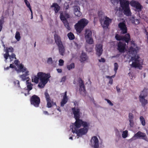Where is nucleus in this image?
I'll return each instance as SVG.
<instances>
[{
	"instance_id": "f257e3e1",
	"label": "nucleus",
	"mask_w": 148,
	"mask_h": 148,
	"mask_svg": "<svg viewBox=\"0 0 148 148\" xmlns=\"http://www.w3.org/2000/svg\"><path fill=\"white\" fill-rule=\"evenodd\" d=\"M137 46L134 45L133 47L132 46L129 49V53L132 54V56L134 55V56L132 57L130 60L132 61L131 66L132 67L136 68L140 67L141 64L143 63V61L138 55L136 56L137 50H138Z\"/></svg>"
},
{
	"instance_id": "f03ea898",
	"label": "nucleus",
	"mask_w": 148,
	"mask_h": 148,
	"mask_svg": "<svg viewBox=\"0 0 148 148\" xmlns=\"http://www.w3.org/2000/svg\"><path fill=\"white\" fill-rule=\"evenodd\" d=\"M37 76L39 78L40 83L38 84V86L41 88H43L45 84L49 80L51 76L49 73H45L42 72L38 73Z\"/></svg>"
},
{
	"instance_id": "7ed1b4c3",
	"label": "nucleus",
	"mask_w": 148,
	"mask_h": 148,
	"mask_svg": "<svg viewBox=\"0 0 148 148\" xmlns=\"http://www.w3.org/2000/svg\"><path fill=\"white\" fill-rule=\"evenodd\" d=\"M19 61L18 60H14V63L17 66V68H16V70L18 72H25V74H22L20 76V77L23 81L26 80L28 78L26 76L29 75V72L28 71H27L26 68L24 67V65L22 64H19Z\"/></svg>"
},
{
	"instance_id": "20e7f679",
	"label": "nucleus",
	"mask_w": 148,
	"mask_h": 148,
	"mask_svg": "<svg viewBox=\"0 0 148 148\" xmlns=\"http://www.w3.org/2000/svg\"><path fill=\"white\" fill-rule=\"evenodd\" d=\"M54 37L55 42L58 47L60 54L63 56L65 51V47L62 44L60 37L58 34H55Z\"/></svg>"
},
{
	"instance_id": "39448f33",
	"label": "nucleus",
	"mask_w": 148,
	"mask_h": 148,
	"mask_svg": "<svg viewBox=\"0 0 148 148\" xmlns=\"http://www.w3.org/2000/svg\"><path fill=\"white\" fill-rule=\"evenodd\" d=\"M88 22V21L85 18L81 19L75 25V28L76 31L80 33Z\"/></svg>"
},
{
	"instance_id": "423d86ee",
	"label": "nucleus",
	"mask_w": 148,
	"mask_h": 148,
	"mask_svg": "<svg viewBox=\"0 0 148 148\" xmlns=\"http://www.w3.org/2000/svg\"><path fill=\"white\" fill-rule=\"evenodd\" d=\"M70 15L66 12H60V18L63 23L65 27L68 30H70L71 28L69 26V24L67 21V19L70 18Z\"/></svg>"
},
{
	"instance_id": "0eeeda50",
	"label": "nucleus",
	"mask_w": 148,
	"mask_h": 148,
	"mask_svg": "<svg viewBox=\"0 0 148 148\" xmlns=\"http://www.w3.org/2000/svg\"><path fill=\"white\" fill-rule=\"evenodd\" d=\"M120 2L124 14L127 16H131V13L129 7V1L126 0H120Z\"/></svg>"
},
{
	"instance_id": "6e6552de",
	"label": "nucleus",
	"mask_w": 148,
	"mask_h": 148,
	"mask_svg": "<svg viewBox=\"0 0 148 148\" xmlns=\"http://www.w3.org/2000/svg\"><path fill=\"white\" fill-rule=\"evenodd\" d=\"M147 89L145 88L141 92L139 96L140 101L143 107H145L147 103V100L145 99V97L147 95Z\"/></svg>"
},
{
	"instance_id": "1a4fd4ad",
	"label": "nucleus",
	"mask_w": 148,
	"mask_h": 148,
	"mask_svg": "<svg viewBox=\"0 0 148 148\" xmlns=\"http://www.w3.org/2000/svg\"><path fill=\"white\" fill-rule=\"evenodd\" d=\"M92 32L89 29H86L85 32V38L86 42L90 45L93 44L94 41L92 38Z\"/></svg>"
},
{
	"instance_id": "9d476101",
	"label": "nucleus",
	"mask_w": 148,
	"mask_h": 148,
	"mask_svg": "<svg viewBox=\"0 0 148 148\" xmlns=\"http://www.w3.org/2000/svg\"><path fill=\"white\" fill-rule=\"evenodd\" d=\"M30 101L32 105L37 107L39 106V104L40 102V100L39 97L35 95H34L32 96L30 98Z\"/></svg>"
},
{
	"instance_id": "9b49d317",
	"label": "nucleus",
	"mask_w": 148,
	"mask_h": 148,
	"mask_svg": "<svg viewBox=\"0 0 148 148\" xmlns=\"http://www.w3.org/2000/svg\"><path fill=\"white\" fill-rule=\"evenodd\" d=\"M80 118L75 119L76 120L75 122L74 123H72L70 126V127L72 131V129L75 130L79 128L82 125L83 121L79 119Z\"/></svg>"
},
{
	"instance_id": "f8f14e48",
	"label": "nucleus",
	"mask_w": 148,
	"mask_h": 148,
	"mask_svg": "<svg viewBox=\"0 0 148 148\" xmlns=\"http://www.w3.org/2000/svg\"><path fill=\"white\" fill-rule=\"evenodd\" d=\"M116 39L117 40H122L128 43L130 40V36L129 34H127L124 36H121L118 34H116L115 36Z\"/></svg>"
},
{
	"instance_id": "ddd939ff",
	"label": "nucleus",
	"mask_w": 148,
	"mask_h": 148,
	"mask_svg": "<svg viewBox=\"0 0 148 148\" xmlns=\"http://www.w3.org/2000/svg\"><path fill=\"white\" fill-rule=\"evenodd\" d=\"M88 130V128H83L79 130L76 129L75 130L72 129V132L73 133H76L78 136H81L85 134L87 132Z\"/></svg>"
},
{
	"instance_id": "4468645a",
	"label": "nucleus",
	"mask_w": 148,
	"mask_h": 148,
	"mask_svg": "<svg viewBox=\"0 0 148 148\" xmlns=\"http://www.w3.org/2000/svg\"><path fill=\"white\" fill-rule=\"evenodd\" d=\"M104 18L105 19L104 21L102 20L100 21L101 25L103 28L108 27L110 24L111 23L112 20L107 16H105Z\"/></svg>"
},
{
	"instance_id": "2eb2a0df",
	"label": "nucleus",
	"mask_w": 148,
	"mask_h": 148,
	"mask_svg": "<svg viewBox=\"0 0 148 148\" xmlns=\"http://www.w3.org/2000/svg\"><path fill=\"white\" fill-rule=\"evenodd\" d=\"M136 138V139L141 138L146 141H147L148 140L146 134L140 131H139L134 134L133 138Z\"/></svg>"
},
{
	"instance_id": "dca6fc26",
	"label": "nucleus",
	"mask_w": 148,
	"mask_h": 148,
	"mask_svg": "<svg viewBox=\"0 0 148 148\" xmlns=\"http://www.w3.org/2000/svg\"><path fill=\"white\" fill-rule=\"evenodd\" d=\"M130 4L132 7L135 8L138 12L141 11L143 7L138 2L132 0L130 2Z\"/></svg>"
},
{
	"instance_id": "f3484780",
	"label": "nucleus",
	"mask_w": 148,
	"mask_h": 148,
	"mask_svg": "<svg viewBox=\"0 0 148 148\" xmlns=\"http://www.w3.org/2000/svg\"><path fill=\"white\" fill-rule=\"evenodd\" d=\"M4 51L5 52V53L3 54L4 58H5V61L7 62V60L8 59V56H9V53H13L14 51V49L12 47H6L5 49H4Z\"/></svg>"
},
{
	"instance_id": "a211bd4d",
	"label": "nucleus",
	"mask_w": 148,
	"mask_h": 148,
	"mask_svg": "<svg viewBox=\"0 0 148 148\" xmlns=\"http://www.w3.org/2000/svg\"><path fill=\"white\" fill-rule=\"evenodd\" d=\"M118 26L121 30V34H125L127 33V28L124 23L122 22L119 23L118 24Z\"/></svg>"
},
{
	"instance_id": "6ab92c4d",
	"label": "nucleus",
	"mask_w": 148,
	"mask_h": 148,
	"mask_svg": "<svg viewBox=\"0 0 148 148\" xmlns=\"http://www.w3.org/2000/svg\"><path fill=\"white\" fill-rule=\"evenodd\" d=\"M90 143L94 148H98L99 147V140L96 136H93L92 138Z\"/></svg>"
},
{
	"instance_id": "aec40b11",
	"label": "nucleus",
	"mask_w": 148,
	"mask_h": 148,
	"mask_svg": "<svg viewBox=\"0 0 148 148\" xmlns=\"http://www.w3.org/2000/svg\"><path fill=\"white\" fill-rule=\"evenodd\" d=\"M96 54L99 57L101 56L102 53L103 49L102 45L101 44H97L95 48Z\"/></svg>"
},
{
	"instance_id": "412c9836",
	"label": "nucleus",
	"mask_w": 148,
	"mask_h": 148,
	"mask_svg": "<svg viewBox=\"0 0 148 148\" xmlns=\"http://www.w3.org/2000/svg\"><path fill=\"white\" fill-rule=\"evenodd\" d=\"M72 110L75 119L80 118V109L78 107H74L72 108Z\"/></svg>"
},
{
	"instance_id": "4be33fe9",
	"label": "nucleus",
	"mask_w": 148,
	"mask_h": 148,
	"mask_svg": "<svg viewBox=\"0 0 148 148\" xmlns=\"http://www.w3.org/2000/svg\"><path fill=\"white\" fill-rule=\"evenodd\" d=\"M125 44L119 42L118 44L117 49L120 53H124L125 49Z\"/></svg>"
},
{
	"instance_id": "5701e85b",
	"label": "nucleus",
	"mask_w": 148,
	"mask_h": 148,
	"mask_svg": "<svg viewBox=\"0 0 148 148\" xmlns=\"http://www.w3.org/2000/svg\"><path fill=\"white\" fill-rule=\"evenodd\" d=\"M79 92L80 93H82L83 92L84 94L86 92V90L85 89L83 81L82 79L79 80Z\"/></svg>"
},
{
	"instance_id": "b1692460",
	"label": "nucleus",
	"mask_w": 148,
	"mask_h": 148,
	"mask_svg": "<svg viewBox=\"0 0 148 148\" xmlns=\"http://www.w3.org/2000/svg\"><path fill=\"white\" fill-rule=\"evenodd\" d=\"M74 12L75 15L78 17H80L82 15V13L80 11V8L78 6L74 7Z\"/></svg>"
},
{
	"instance_id": "393cba45",
	"label": "nucleus",
	"mask_w": 148,
	"mask_h": 148,
	"mask_svg": "<svg viewBox=\"0 0 148 148\" xmlns=\"http://www.w3.org/2000/svg\"><path fill=\"white\" fill-rule=\"evenodd\" d=\"M51 7V8H54L53 10L55 14H57L60 9V6L56 3H53Z\"/></svg>"
},
{
	"instance_id": "a878e982",
	"label": "nucleus",
	"mask_w": 148,
	"mask_h": 148,
	"mask_svg": "<svg viewBox=\"0 0 148 148\" xmlns=\"http://www.w3.org/2000/svg\"><path fill=\"white\" fill-rule=\"evenodd\" d=\"M134 116L132 113H130L129 114V120L130 122L129 125L131 127H133L134 126V123L133 119Z\"/></svg>"
},
{
	"instance_id": "bb28decb",
	"label": "nucleus",
	"mask_w": 148,
	"mask_h": 148,
	"mask_svg": "<svg viewBox=\"0 0 148 148\" xmlns=\"http://www.w3.org/2000/svg\"><path fill=\"white\" fill-rule=\"evenodd\" d=\"M80 61L82 62L87 60L88 57L85 53L82 52L81 55L80 56Z\"/></svg>"
},
{
	"instance_id": "cd10ccee",
	"label": "nucleus",
	"mask_w": 148,
	"mask_h": 148,
	"mask_svg": "<svg viewBox=\"0 0 148 148\" xmlns=\"http://www.w3.org/2000/svg\"><path fill=\"white\" fill-rule=\"evenodd\" d=\"M132 23L135 25H138L140 23L138 19H135L134 17H132L131 19Z\"/></svg>"
},
{
	"instance_id": "c85d7f7f",
	"label": "nucleus",
	"mask_w": 148,
	"mask_h": 148,
	"mask_svg": "<svg viewBox=\"0 0 148 148\" xmlns=\"http://www.w3.org/2000/svg\"><path fill=\"white\" fill-rule=\"evenodd\" d=\"M68 100V98H66L63 97V99H62L60 103L61 106L62 107L64 106V105L67 102Z\"/></svg>"
},
{
	"instance_id": "c756f323",
	"label": "nucleus",
	"mask_w": 148,
	"mask_h": 148,
	"mask_svg": "<svg viewBox=\"0 0 148 148\" xmlns=\"http://www.w3.org/2000/svg\"><path fill=\"white\" fill-rule=\"evenodd\" d=\"M8 57L10 59V61L11 62L14 59H15V60H16V55L14 53H12L11 55H9V56H8Z\"/></svg>"
},
{
	"instance_id": "7c9ffc66",
	"label": "nucleus",
	"mask_w": 148,
	"mask_h": 148,
	"mask_svg": "<svg viewBox=\"0 0 148 148\" xmlns=\"http://www.w3.org/2000/svg\"><path fill=\"white\" fill-rule=\"evenodd\" d=\"M39 80V78L37 76H34L32 77V82H34L36 84H37L38 82V80Z\"/></svg>"
},
{
	"instance_id": "2f4dec72",
	"label": "nucleus",
	"mask_w": 148,
	"mask_h": 148,
	"mask_svg": "<svg viewBox=\"0 0 148 148\" xmlns=\"http://www.w3.org/2000/svg\"><path fill=\"white\" fill-rule=\"evenodd\" d=\"M67 36L70 40H72L75 38V36L71 32H70L68 34Z\"/></svg>"
},
{
	"instance_id": "473e14b6",
	"label": "nucleus",
	"mask_w": 148,
	"mask_h": 148,
	"mask_svg": "<svg viewBox=\"0 0 148 148\" xmlns=\"http://www.w3.org/2000/svg\"><path fill=\"white\" fill-rule=\"evenodd\" d=\"M90 125V123L88 122L83 121L82 126L83 128H88V129L89 126Z\"/></svg>"
},
{
	"instance_id": "72a5a7b5",
	"label": "nucleus",
	"mask_w": 148,
	"mask_h": 148,
	"mask_svg": "<svg viewBox=\"0 0 148 148\" xmlns=\"http://www.w3.org/2000/svg\"><path fill=\"white\" fill-rule=\"evenodd\" d=\"M15 38L17 41H19L21 39L20 34L19 32L18 31H17L16 32V33L15 36Z\"/></svg>"
},
{
	"instance_id": "f704fd0d",
	"label": "nucleus",
	"mask_w": 148,
	"mask_h": 148,
	"mask_svg": "<svg viewBox=\"0 0 148 148\" xmlns=\"http://www.w3.org/2000/svg\"><path fill=\"white\" fill-rule=\"evenodd\" d=\"M33 84L30 82L27 83V90L28 91H29L32 88Z\"/></svg>"
},
{
	"instance_id": "c9c22d12",
	"label": "nucleus",
	"mask_w": 148,
	"mask_h": 148,
	"mask_svg": "<svg viewBox=\"0 0 148 148\" xmlns=\"http://www.w3.org/2000/svg\"><path fill=\"white\" fill-rule=\"evenodd\" d=\"M44 95L46 101L48 100H49L51 99L50 97V96L47 92V90H46L45 91V92Z\"/></svg>"
},
{
	"instance_id": "e433bc0d",
	"label": "nucleus",
	"mask_w": 148,
	"mask_h": 148,
	"mask_svg": "<svg viewBox=\"0 0 148 148\" xmlns=\"http://www.w3.org/2000/svg\"><path fill=\"white\" fill-rule=\"evenodd\" d=\"M74 67L75 64L74 63H72L67 66V68L69 70H70L71 69H74Z\"/></svg>"
},
{
	"instance_id": "4c0bfd02",
	"label": "nucleus",
	"mask_w": 148,
	"mask_h": 148,
	"mask_svg": "<svg viewBox=\"0 0 148 148\" xmlns=\"http://www.w3.org/2000/svg\"><path fill=\"white\" fill-rule=\"evenodd\" d=\"M47 106L48 108H51L52 107V101L51 99L47 101Z\"/></svg>"
},
{
	"instance_id": "58836bf2",
	"label": "nucleus",
	"mask_w": 148,
	"mask_h": 148,
	"mask_svg": "<svg viewBox=\"0 0 148 148\" xmlns=\"http://www.w3.org/2000/svg\"><path fill=\"white\" fill-rule=\"evenodd\" d=\"M140 119L142 124L143 126H145V122L144 117L143 116H141L140 117Z\"/></svg>"
},
{
	"instance_id": "ea45409f",
	"label": "nucleus",
	"mask_w": 148,
	"mask_h": 148,
	"mask_svg": "<svg viewBox=\"0 0 148 148\" xmlns=\"http://www.w3.org/2000/svg\"><path fill=\"white\" fill-rule=\"evenodd\" d=\"M128 131L127 130L123 131L122 134V136L123 138H125L127 136Z\"/></svg>"
},
{
	"instance_id": "a19ab883",
	"label": "nucleus",
	"mask_w": 148,
	"mask_h": 148,
	"mask_svg": "<svg viewBox=\"0 0 148 148\" xmlns=\"http://www.w3.org/2000/svg\"><path fill=\"white\" fill-rule=\"evenodd\" d=\"M15 86L18 87H20L19 82L18 80H15L13 82Z\"/></svg>"
},
{
	"instance_id": "79ce46f5",
	"label": "nucleus",
	"mask_w": 148,
	"mask_h": 148,
	"mask_svg": "<svg viewBox=\"0 0 148 148\" xmlns=\"http://www.w3.org/2000/svg\"><path fill=\"white\" fill-rule=\"evenodd\" d=\"M114 70L115 72V73L117 72V70L119 66L117 63L115 62L114 63Z\"/></svg>"
},
{
	"instance_id": "37998d69",
	"label": "nucleus",
	"mask_w": 148,
	"mask_h": 148,
	"mask_svg": "<svg viewBox=\"0 0 148 148\" xmlns=\"http://www.w3.org/2000/svg\"><path fill=\"white\" fill-rule=\"evenodd\" d=\"M24 2L26 5V6L29 8V10L32 9L30 4L27 0L24 1Z\"/></svg>"
},
{
	"instance_id": "c03bdc74",
	"label": "nucleus",
	"mask_w": 148,
	"mask_h": 148,
	"mask_svg": "<svg viewBox=\"0 0 148 148\" xmlns=\"http://www.w3.org/2000/svg\"><path fill=\"white\" fill-rule=\"evenodd\" d=\"M53 61L52 59L51 58H48L47 60V62L48 64H52L53 63Z\"/></svg>"
},
{
	"instance_id": "a18cd8bd",
	"label": "nucleus",
	"mask_w": 148,
	"mask_h": 148,
	"mask_svg": "<svg viewBox=\"0 0 148 148\" xmlns=\"http://www.w3.org/2000/svg\"><path fill=\"white\" fill-rule=\"evenodd\" d=\"M106 77L107 78L109 79V83L110 84H112L113 83V79L111 77L109 76H106Z\"/></svg>"
},
{
	"instance_id": "49530a36",
	"label": "nucleus",
	"mask_w": 148,
	"mask_h": 148,
	"mask_svg": "<svg viewBox=\"0 0 148 148\" xmlns=\"http://www.w3.org/2000/svg\"><path fill=\"white\" fill-rule=\"evenodd\" d=\"M64 8L66 10L68 9L69 8V4L67 2H66L64 3Z\"/></svg>"
},
{
	"instance_id": "de8ad7c7",
	"label": "nucleus",
	"mask_w": 148,
	"mask_h": 148,
	"mask_svg": "<svg viewBox=\"0 0 148 148\" xmlns=\"http://www.w3.org/2000/svg\"><path fill=\"white\" fill-rule=\"evenodd\" d=\"M59 65L60 66H62L64 64V61L62 59H60L59 61Z\"/></svg>"
},
{
	"instance_id": "09e8293b",
	"label": "nucleus",
	"mask_w": 148,
	"mask_h": 148,
	"mask_svg": "<svg viewBox=\"0 0 148 148\" xmlns=\"http://www.w3.org/2000/svg\"><path fill=\"white\" fill-rule=\"evenodd\" d=\"M103 14H104V13L103 12H102L101 10H100L99 11L98 14V15L99 16V17H100L102 15H103Z\"/></svg>"
},
{
	"instance_id": "8fccbe9b",
	"label": "nucleus",
	"mask_w": 148,
	"mask_h": 148,
	"mask_svg": "<svg viewBox=\"0 0 148 148\" xmlns=\"http://www.w3.org/2000/svg\"><path fill=\"white\" fill-rule=\"evenodd\" d=\"M105 100H106L107 102L110 104L111 106H113V104L111 102L109 99H106Z\"/></svg>"
},
{
	"instance_id": "3c124183",
	"label": "nucleus",
	"mask_w": 148,
	"mask_h": 148,
	"mask_svg": "<svg viewBox=\"0 0 148 148\" xmlns=\"http://www.w3.org/2000/svg\"><path fill=\"white\" fill-rule=\"evenodd\" d=\"M111 1L114 5L117 3L118 2V0H111Z\"/></svg>"
},
{
	"instance_id": "603ef678",
	"label": "nucleus",
	"mask_w": 148,
	"mask_h": 148,
	"mask_svg": "<svg viewBox=\"0 0 148 148\" xmlns=\"http://www.w3.org/2000/svg\"><path fill=\"white\" fill-rule=\"evenodd\" d=\"M66 79V76H64L62 77V78L61 82H64Z\"/></svg>"
},
{
	"instance_id": "864d4df0",
	"label": "nucleus",
	"mask_w": 148,
	"mask_h": 148,
	"mask_svg": "<svg viewBox=\"0 0 148 148\" xmlns=\"http://www.w3.org/2000/svg\"><path fill=\"white\" fill-rule=\"evenodd\" d=\"M13 64H15L14 63H14L11 64H10V68H15V69H16V68H17V66L16 67L15 66H14V65H13Z\"/></svg>"
},
{
	"instance_id": "5fc2aeb1",
	"label": "nucleus",
	"mask_w": 148,
	"mask_h": 148,
	"mask_svg": "<svg viewBox=\"0 0 148 148\" xmlns=\"http://www.w3.org/2000/svg\"><path fill=\"white\" fill-rule=\"evenodd\" d=\"M99 61L100 62H105L106 60L104 58H101V59L99 60Z\"/></svg>"
},
{
	"instance_id": "6e6d98bb",
	"label": "nucleus",
	"mask_w": 148,
	"mask_h": 148,
	"mask_svg": "<svg viewBox=\"0 0 148 148\" xmlns=\"http://www.w3.org/2000/svg\"><path fill=\"white\" fill-rule=\"evenodd\" d=\"M63 98H68L67 97V92L66 91L64 92V95L63 96Z\"/></svg>"
},
{
	"instance_id": "4d7b16f0",
	"label": "nucleus",
	"mask_w": 148,
	"mask_h": 148,
	"mask_svg": "<svg viewBox=\"0 0 148 148\" xmlns=\"http://www.w3.org/2000/svg\"><path fill=\"white\" fill-rule=\"evenodd\" d=\"M29 10L31 12V19H33V15L32 11V9L30 10Z\"/></svg>"
},
{
	"instance_id": "13d9d810",
	"label": "nucleus",
	"mask_w": 148,
	"mask_h": 148,
	"mask_svg": "<svg viewBox=\"0 0 148 148\" xmlns=\"http://www.w3.org/2000/svg\"><path fill=\"white\" fill-rule=\"evenodd\" d=\"M57 72L59 73H61L62 72V70L60 69H57Z\"/></svg>"
},
{
	"instance_id": "bf43d9fd",
	"label": "nucleus",
	"mask_w": 148,
	"mask_h": 148,
	"mask_svg": "<svg viewBox=\"0 0 148 148\" xmlns=\"http://www.w3.org/2000/svg\"><path fill=\"white\" fill-rule=\"evenodd\" d=\"M43 113L45 115H49V113H48V112L47 111H43Z\"/></svg>"
},
{
	"instance_id": "052dcab7",
	"label": "nucleus",
	"mask_w": 148,
	"mask_h": 148,
	"mask_svg": "<svg viewBox=\"0 0 148 148\" xmlns=\"http://www.w3.org/2000/svg\"><path fill=\"white\" fill-rule=\"evenodd\" d=\"M116 88L117 91L118 92H120V90L119 88L117 86H116Z\"/></svg>"
},
{
	"instance_id": "680f3d73",
	"label": "nucleus",
	"mask_w": 148,
	"mask_h": 148,
	"mask_svg": "<svg viewBox=\"0 0 148 148\" xmlns=\"http://www.w3.org/2000/svg\"><path fill=\"white\" fill-rule=\"evenodd\" d=\"M10 68V66H8V67H7L6 68H4V69L5 70H8V69H9Z\"/></svg>"
},
{
	"instance_id": "e2e57ef3",
	"label": "nucleus",
	"mask_w": 148,
	"mask_h": 148,
	"mask_svg": "<svg viewBox=\"0 0 148 148\" xmlns=\"http://www.w3.org/2000/svg\"><path fill=\"white\" fill-rule=\"evenodd\" d=\"M57 110H58L60 112H61V110L60 109V107H59L58 108H57Z\"/></svg>"
},
{
	"instance_id": "0e129e2a",
	"label": "nucleus",
	"mask_w": 148,
	"mask_h": 148,
	"mask_svg": "<svg viewBox=\"0 0 148 148\" xmlns=\"http://www.w3.org/2000/svg\"><path fill=\"white\" fill-rule=\"evenodd\" d=\"M40 18H41V19L42 20H43V16H42V15H40Z\"/></svg>"
},
{
	"instance_id": "69168bd1",
	"label": "nucleus",
	"mask_w": 148,
	"mask_h": 148,
	"mask_svg": "<svg viewBox=\"0 0 148 148\" xmlns=\"http://www.w3.org/2000/svg\"><path fill=\"white\" fill-rule=\"evenodd\" d=\"M57 1H58V2H59V3H60L62 1V0H57Z\"/></svg>"
},
{
	"instance_id": "338daca9",
	"label": "nucleus",
	"mask_w": 148,
	"mask_h": 148,
	"mask_svg": "<svg viewBox=\"0 0 148 148\" xmlns=\"http://www.w3.org/2000/svg\"><path fill=\"white\" fill-rule=\"evenodd\" d=\"M69 139H71V140H73V137H72V136H71L70 137H69Z\"/></svg>"
},
{
	"instance_id": "774afa93",
	"label": "nucleus",
	"mask_w": 148,
	"mask_h": 148,
	"mask_svg": "<svg viewBox=\"0 0 148 148\" xmlns=\"http://www.w3.org/2000/svg\"><path fill=\"white\" fill-rule=\"evenodd\" d=\"M146 2L148 4V0H147L146 1Z\"/></svg>"
}]
</instances>
